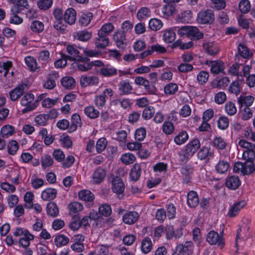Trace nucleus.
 Returning a JSON list of instances; mask_svg holds the SVG:
<instances>
[{
    "mask_svg": "<svg viewBox=\"0 0 255 255\" xmlns=\"http://www.w3.org/2000/svg\"><path fill=\"white\" fill-rule=\"evenodd\" d=\"M176 250L181 253L182 255H191L193 250V243L191 241L186 242L184 245H178L176 247Z\"/></svg>",
    "mask_w": 255,
    "mask_h": 255,
    "instance_id": "15",
    "label": "nucleus"
},
{
    "mask_svg": "<svg viewBox=\"0 0 255 255\" xmlns=\"http://www.w3.org/2000/svg\"><path fill=\"white\" fill-rule=\"evenodd\" d=\"M188 31L187 37L191 39L199 40L203 37V34L196 27L189 26Z\"/></svg>",
    "mask_w": 255,
    "mask_h": 255,
    "instance_id": "33",
    "label": "nucleus"
},
{
    "mask_svg": "<svg viewBox=\"0 0 255 255\" xmlns=\"http://www.w3.org/2000/svg\"><path fill=\"white\" fill-rule=\"evenodd\" d=\"M57 190L54 188H47L44 190L41 194V198L44 201H49L55 198Z\"/></svg>",
    "mask_w": 255,
    "mask_h": 255,
    "instance_id": "29",
    "label": "nucleus"
},
{
    "mask_svg": "<svg viewBox=\"0 0 255 255\" xmlns=\"http://www.w3.org/2000/svg\"><path fill=\"white\" fill-rule=\"evenodd\" d=\"M113 39L118 48L124 49L126 47L127 40L124 32L117 31L113 35Z\"/></svg>",
    "mask_w": 255,
    "mask_h": 255,
    "instance_id": "11",
    "label": "nucleus"
},
{
    "mask_svg": "<svg viewBox=\"0 0 255 255\" xmlns=\"http://www.w3.org/2000/svg\"><path fill=\"white\" fill-rule=\"evenodd\" d=\"M34 100V96L31 93H27L21 98L20 104L25 107L21 111L22 114L32 111L36 108L37 105Z\"/></svg>",
    "mask_w": 255,
    "mask_h": 255,
    "instance_id": "3",
    "label": "nucleus"
},
{
    "mask_svg": "<svg viewBox=\"0 0 255 255\" xmlns=\"http://www.w3.org/2000/svg\"><path fill=\"white\" fill-rule=\"evenodd\" d=\"M246 203L245 201H242L237 202L230 208L229 211L228 215L230 217L236 216L239 211L245 206Z\"/></svg>",
    "mask_w": 255,
    "mask_h": 255,
    "instance_id": "30",
    "label": "nucleus"
},
{
    "mask_svg": "<svg viewBox=\"0 0 255 255\" xmlns=\"http://www.w3.org/2000/svg\"><path fill=\"white\" fill-rule=\"evenodd\" d=\"M201 146L199 139H194L191 141L186 146L185 150L192 156L196 152Z\"/></svg>",
    "mask_w": 255,
    "mask_h": 255,
    "instance_id": "24",
    "label": "nucleus"
},
{
    "mask_svg": "<svg viewBox=\"0 0 255 255\" xmlns=\"http://www.w3.org/2000/svg\"><path fill=\"white\" fill-rule=\"evenodd\" d=\"M243 79L240 80H238L232 82L230 87L229 90L230 93L235 94L236 96L238 95L241 90V84L242 83Z\"/></svg>",
    "mask_w": 255,
    "mask_h": 255,
    "instance_id": "36",
    "label": "nucleus"
},
{
    "mask_svg": "<svg viewBox=\"0 0 255 255\" xmlns=\"http://www.w3.org/2000/svg\"><path fill=\"white\" fill-rule=\"evenodd\" d=\"M62 85L65 88L68 89H73L75 85V79L71 77H65L61 80Z\"/></svg>",
    "mask_w": 255,
    "mask_h": 255,
    "instance_id": "39",
    "label": "nucleus"
},
{
    "mask_svg": "<svg viewBox=\"0 0 255 255\" xmlns=\"http://www.w3.org/2000/svg\"><path fill=\"white\" fill-rule=\"evenodd\" d=\"M143 166L144 164L142 163H135L133 165L129 172L130 180L136 182L139 179Z\"/></svg>",
    "mask_w": 255,
    "mask_h": 255,
    "instance_id": "10",
    "label": "nucleus"
},
{
    "mask_svg": "<svg viewBox=\"0 0 255 255\" xmlns=\"http://www.w3.org/2000/svg\"><path fill=\"white\" fill-rule=\"evenodd\" d=\"M209 73L205 71H202L197 75V80L199 84L203 85L205 84L209 78Z\"/></svg>",
    "mask_w": 255,
    "mask_h": 255,
    "instance_id": "61",
    "label": "nucleus"
},
{
    "mask_svg": "<svg viewBox=\"0 0 255 255\" xmlns=\"http://www.w3.org/2000/svg\"><path fill=\"white\" fill-rule=\"evenodd\" d=\"M203 47L206 52L210 55H216L219 52L218 46L212 42H204Z\"/></svg>",
    "mask_w": 255,
    "mask_h": 255,
    "instance_id": "18",
    "label": "nucleus"
},
{
    "mask_svg": "<svg viewBox=\"0 0 255 255\" xmlns=\"http://www.w3.org/2000/svg\"><path fill=\"white\" fill-rule=\"evenodd\" d=\"M152 244L149 238H145L141 243V249L144 254L148 253L152 249Z\"/></svg>",
    "mask_w": 255,
    "mask_h": 255,
    "instance_id": "43",
    "label": "nucleus"
},
{
    "mask_svg": "<svg viewBox=\"0 0 255 255\" xmlns=\"http://www.w3.org/2000/svg\"><path fill=\"white\" fill-rule=\"evenodd\" d=\"M99 82V78L97 76H83L81 78L80 83L82 87H86L89 85L97 86Z\"/></svg>",
    "mask_w": 255,
    "mask_h": 255,
    "instance_id": "16",
    "label": "nucleus"
},
{
    "mask_svg": "<svg viewBox=\"0 0 255 255\" xmlns=\"http://www.w3.org/2000/svg\"><path fill=\"white\" fill-rule=\"evenodd\" d=\"M29 6L28 2L27 0H17L16 5H13L11 7V12L12 13H18L21 10L20 7L28 9Z\"/></svg>",
    "mask_w": 255,
    "mask_h": 255,
    "instance_id": "32",
    "label": "nucleus"
},
{
    "mask_svg": "<svg viewBox=\"0 0 255 255\" xmlns=\"http://www.w3.org/2000/svg\"><path fill=\"white\" fill-rule=\"evenodd\" d=\"M198 158L204 160L207 157H212V153L209 152V149L206 146H203L197 154Z\"/></svg>",
    "mask_w": 255,
    "mask_h": 255,
    "instance_id": "53",
    "label": "nucleus"
},
{
    "mask_svg": "<svg viewBox=\"0 0 255 255\" xmlns=\"http://www.w3.org/2000/svg\"><path fill=\"white\" fill-rule=\"evenodd\" d=\"M60 141L62 146L67 148L71 147L72 145V141L70 137L65 134L60 136Z\"/></svg>",
    "mask_w": 255,
    "mask_h": 255,
    "instance_id": "64",
    "label": "nucleus"
},
{
    "mask_svg": "<svg viewBox=\"0 0 255 255\" xmlns=\"http://www.w3.org/2000/svg\"><path fill=\"white\" fill-rule=\"evenodd\" d=\"M230 168V163L228 161L220 159L215 166V169L217 173L224 174L227 172Z\"/></svg>",
    "mask_w": 255,
    "mask_h": 255,
    "instance_id": "27",
    "label": "nucleus"
},
{
    "mask_svg": "<svg viewBox=\"0 0 255 255\" xmlns=\"http://www.w3.org/2000/svg\"><path fill=\"white\" fill-rule=\"evenodd\" d=\"M241 185V181L238 176H231L229 177L226 182V186L231 189L236 190Z\"/></svg>",
    "mask_w": 255,
    "mask_h": 255,
    "instance_id": "21",
    "label": "nucleus"
},
{
    "mask_svg": "<svg viewBox=\"0 0 255 255\" xmlns=\"http://www.w3.org/2000/svg\"><path fill=\"white\" fill-rule=\"evenodd\" d=\"M155 113L154 108L152 106L145 107L142 112V117L147 120L151 119Z\"/></svg>",
    "mask_w": 255,
    "mask_h": 255,
    "instance_id": "60",
    "label": "nucleus"
},
{
    "mask_svg": "<svg viewBox=\"0 0 255 255\" xmlns=\"http://www.w3.org/2000/svg\"><path fill=\"white\" fill-rule=\"evenodd\" d=\"M178 87L175 83H170L165 85L164 88L165 94L167 95H171L177 92Z\"/></svg>",
    "mask_w": 255,
    "mask_h": 255,
    "instance_id": "47",
    "label": "nucleus"
},
{
    "mask_svg": "<svg viewBox=\"0 0 255 255\" xmlns=\"http://www.w3.org/2000/svg\"><path fill=\"white\" fill-rule=\"evenodd\" d=\"M100 75L104 77H111L115 75L117 73L116 69L113 67H103L101 68L98 71Z\"/></svg>",
    "mask_w": 255,
    "mask_h": 255,
    "instance_id": "38",
    "label": "nucleus"
},
{
    "mask_svg": "<svg viewBox=\"0 0 255 255\" xmlns=\"http://www.w3.org/2000/svg\"><path fill=\"white\" fill-rule=\"evenodd\" d=\"M188 138V135L185 131H182L174 137V141L178 145L185 143Z\"/></svg>",
    "mask_w": 255,
    "mask_h": 255,
    "instance_id": "50",
    "label": "nucleus"
},
{
    "mask_svg": "<svg viewBox=\"0 0 255 255\" xmlns=\"http://www.w3.org/2000/svg\"><path fill=\"white\" fill-rule=\"evenodd\" d=\"M139 218V214L137 212H128L123 217V222L128 225H131L135 223Z\"/></svg>",
    "mask_w": 255,
    "mask_h": 255,
    "instance_id": "19",
    "label": "nucleus"
},
{
    "mask_svg": "<svg viewBox=\"0 0 255 255\" xmlns=\"http://www.w3.org/2000/svg\"><path fill=\"white\" fill-rule=\"evenodd\" d=\"M239 7L242 13H246L251 8L250 1L248 0H242L239 3Z\"/></svg>",
    "mask_w": 255,
    "mask_h": 255,
    "instance_id": "62",
    "label": "nucleus"
},
{
    "mask_svg": "<svg viewBox=\"0 0 255 255\" xmlns=\"http://www.w3.org/2000/svg\"><path fill=\"white\" fill-rule=\"evenodd\" d=\"M113 95V91L111 88L106 89L101 95L97 96L95 98V104L98 107H103L106 103V98Z\"/></svg>",
    "mask_w": 255,
    "mask_h": 255,
    "instance_id": "6",
    "label": "nucleus"
},
{
    "mask_svg": "<svg viewBox=\"0 0 255 255\" xmlns=\"http://www.w3.org/2000/svg\"><path fill=\"white\" fill-rule=\"evenodd\" d=\"M28 89V84L25 83L19 84L9 92L10 99L15 101L20 98Z\"/></svg>",
    "mask_w": 255,
    "mask_h": 255,
    "instance_id": "4",
    "label": "nucleus"
},
{
    "mask_svg": "<svg viewBox=\"0 0 255 255\" xmlns=\"http://www.w3.org/2000/svg\"><path fill=\"white\" fill-rule=\"evenodd\" d=\"M233 171L235 173H241L243 175H248L255 172V167L253 160H246L244 163L238 162L235 163Z\"/></svg>",
    "mask_w": 255,
    "mask_h": 255,
    "instance_id": "1",
    "label": "nucleus"
},
{
    "mask_svg": "<svg viewBox=\"0 0 255 255\" xmlns=\"http://www.w3.org/2000/svg\"><path fill=\"white\" fill-rule=\"evenodd\" d=\"M14 133V128L12 126L6 125L2 127L0 130V135L4 138H7Z\"/></svg>",
    "mask_w": 255,
    "mask_h": 255,
    "instance_id": "51",
    "label": "nucleus"
},
{
    "mask_svg": "<svg viewBox=\"0 0 255 255\" xmlns=\"http://www.w3.org/2000/svg\"><path fill=\"white\" fill-rule=\"evenodd\" d=\"M240 115L243 120H248L253 115V112L250 107L240 108Z\"/></svg>",
    "mask_w": 255,
    "mask_h": 255,
    "instance_id": "44",
    "label": "nucleus"
},
{
    "mask_svg": "<svg viewBox=\"0 0 255 255\" xmlns=\"http://www.w3.org/2000/svg\"><path fill=\"white\" fill-rule=\"evenodd\" d=\"M238 50L239 54L244 58L247 59L252 56V52L244 44H240Z\"/></svg>",
    "mask_w": 255,
    "mask_h": 255,
    "instance_id": "41",
    "label": "nucleus"
},
{
    "mask_svg": "<svg viewBox=\"0 0 255 255\" xmlns=\"http://www.w3.org/2000/svg\"><path fill=\"white\" fill-rule=\"evenodd\" d=\"M239 145L246 150L244 151L243 156L246 160H253L255 159V145L245 139H241L238 142Z\"/></svg>",
    "mask_w": 255,
    "mask_h": 255,
    "instance_id": "2",
    "label": "nucleus"
},
{
    "mask_svg": "<svg viewBox=\"0 0 255 255\" xmlns=\"http://www.w3.org/2000/svg\"><path fill=\"white\" fill-rule=\"evenodd\" d=\"M207 241L211 245L218 244V245L221 247L223 246V243L221 237L219 236V234L214 231H211L207 235L206 238Z\"/></svg>",
    "mask_w": 255,
    "mask_h": 255,
    "instance_id": "13",
    "label": "nucleus"
},
{
    "mask_svg": "<svg viewBox=\"0 0 255 255\" xmlns=\"http://www.w3.org/2000/svg\"><path fill=\"white\" fill-rule=\"evenodd\" d=\"M93 16V13L91 12L84 13L79 19V22L82 25L87 26L90 22Z\"/></svg>",
    "mask_w": 255,
    "mask_h": 255,
    "instance_id": "52",
    "label": "nucleus"
},
{
    "mask_svg": "<svg viewBox=\"0 0 255 255\" xmlns=\"http://www.w3.org/2000/svg\"><path fill=\"white\" fill-rule=\"evenodd\" d=\"M134 82L137 85L143 86L146 91L149 94H155L157 91L155 86L150 84L147 80L142 77L139 76L135 78Z\"/></svg>",
    "mask_w": 255,
    "mask_h": 255,
    "instance_id": "7",
    "label": "nucleus"
},
{
    "mask_svg": "<svg viewBox=\"0 0 255 255\" xmlns=\"http://www.w3.org/2000/svg\"><path fill=\"white\" fill-rule=\"evenodd\" d=\"M125 188V184L120 177L116 176L113 178L112 181V189L114 193L121 194L124 192Z\"/></svg>",
    "mask_w": 255,
    "mask_h": 255,
    "instance_id": "9",
    "label": "nucleus"
},
{
    "mask_svg": "<svg viewBox=\"0 0 255 255\" xmlns=\"http://www.w3.org/2000/svg\"><path fill=\"white\" fill-rule=\"evenodd\" d=\"M163 26L162 21L157 18L151 19L148 23L149 28L153 31L159 30Z\"/></svg>",
    "mask_w": 255,
    "mask_h": 255,
    "instance_id": "45",
    "label": "nucleus"
},
{
    "mask_svg": "<svg viewBox=\"0 0 255 255\" xmlns=\"http://www.w3.org/2000/svg\"><path fill=\"white\" fill-rule=\"evenodd\" d=\"M176 11L174 4L167 3L161 9V15L164 17H168L173 14Z\"/></svg>",
    "mask_w": 255,
    "mask_h": 255,
    "instance_id": "28",
    "label": "nucleus"
},
{
    "mask_svg": "<svg viewBox=\"0 0 255 255\" xmlns=\"http://www.w3.org/2000/svg\"><path fill=\"white\" fill-rule=\"evenodd\" d=\"M99 212L101 216L108 217L112 213V208L109 204H104L100 206L99 207Z\"/></svg>",
    "mask_w": 255,
    "mask_h": 255,
    "instance_id": "56",
    "label": "nucleus"
},
{
    "mask_svg": "<svg viewBox=\"0 0 255 255\" xmlns=\"http://www.w3.org/2000/svg\"><path fill=\"white\" fill-rule=\"evenodd\" d=\"M52 0H38L37 1V6L41 10H47L50 8L52 5Z\"/></svg>",
    "mask_w": 255,
    "mask_h": 255,
    "instance_id": "57",
    "label": "nucleus"
},
{
    "mask_svg": "<svg viewBox=\"0 0 255 255\" xmlns=\"http://www.w3.org/2000/svg\"><path fill=\"white\" fill-rule=\"evenodd\" d=\"M34 237L29 232H26L24 237L21 238L19 240V243L20 245L24 248H28L30 245V241L34 239Z\"/></svg>",
    "mask_w": 255,
    "mask_h": 255,
    "instance_id": "37",
    "label": "nucleus"
},
{
    "mask_svg": "<svg viewBox=\"0 0 255 255\" xmlns=\"http://www.w3.org/2000/svg\"><path fill=\"white\" fill-rule=\"evenodd\" d=\"M82 121L80 115L78 114H74L71 117V125L70 127L69 132L75 131L78 127H81Z\"/></svg>",
    "mask_w": 255,
    "mask_h": 255,
    "instance_id": "31",
    "label": "nucleus"
},
{
    "mask_svg": "<svg viewBox=\"0 0 255 255\" xmlns=\"http://www.w3.org/2000/svg\"><path fill=\"white\" fill-rule=\"evenodd\" d=\"M53 76L55 79H57L59 77L58 73L57 72H54L52 75H49V76L47 78L46 80L44 82L43 84L44 88L48 90H52L55 87L56 82L55 81V79L53 78Z\"/></svg>",
    "mask_w": 255,
    "mask_h": 255,
    "instance_id": "25",
    "label": "nucleus"
},
{
    "mask_svg": "<svg viewBox=\"0 0 255 255\" xmlns=\"http://www.w3.org/2000/svg\"><path fill=\"white\" fill-rule=\"evenodd\" d=\"M215 19V15L212 10L207 9L198 13L197 21L201 24H211Z\"/></svg>",
    "mask_w": 255,
    "mask_h": 255,
    "instance_id": "5",
    "label": "nucleus"
},
{
    "mask_svg": "<svg viewBox=\"0 0 255 255\" xmlns=\"http://www.w3.org/2000/svg\"><path fill=\"white\" fill-rule=\"evenodd\" d=\"M69 242V239L64 235H59L55 239V243L57 247L64 246Z\"/></svg>",
    "mask_w": 255,
    "mask_h": 255,
    "instance_id": "48",
    "label": "nucleus"
},
{
    "mask_svg": "<svg viewBox=\"0 0 255 255\" xmlns=\"http://www.w3.org/2000/svg\"><path fill=\"white\" fill-rule=\"evenodd\" d=\"M255 101V97L250 95H241L238 98V103L240 108L250 107Z\"/></svg>",
    "mask_w": 255,
    "mask_h": 255,
    "instance_id": "14",
    "label": "nucleus"
},
{
    "mask_svg": "<svg viewBox=\"0 0 255 255\" xmlns=\"http://www.w3.org/2000/svg\"><path fill=\"white\" fill-rule=\"evenodd\" d=\"M114 27L112 23H106L98 31V35L102 36V37L108 36L109 34L113 31Z\"/></svg>",
    "mask_w": 255,
    "mask_h": 255,
    "instance_id": "35",
    "label": "nucleus"
},
{
    "mask_svg": "<svg viewBox=\"0 0 255 255\" xmlns=\"http://www.w3.org/2000/svg\"><path fill=\"white\" fill-rule=\"evenodd\" d=\"M67 51L71 55V56H68V59L71 61H87L90 60L89 58L88 57H83V56L80 54V52L72 45H68L67 47Z\"/></svg>",
    "mask_w": 255,
    "mask_h": 255,
    "instance_id": "8",
    "label": "nucleus"
},
{
    "mask_svg": "<svg viewBox=\"0 0 255 255\" xmlns=\"http://www.w3.org/2000/svg\"><path fill=\"white\" fill-rule=\"evenodd\" d=\"M106 175V171L102 168H98L94 172L93 179L95 183L99 184L103 181Z\"/></svg>",
    "mask_w": 255,
    "mask_h": 255,
    "instance_id": "26",
    "label": "nucleus"
},
{
    "mask_svg": "<svg viewBox=\"0 0 255 255\" xmlns=\"http://www.w3.org/2000/svg\"><path fill=\"white\" fill-rule=\"evenodd\" d=\"M79 198L80 200L88 202L91 205L95 199L94 195L88 190H83L79 192Z\"/></svg>",
    "mask_w": 255,
    "mask_h": 255,
    "instance_id": "23",
    "label": "nucleus"
},
{
    "mask_svg": "<svg viewBox=\"0 0 255 255\" xmlns=\"http://www.w3.org/2000/svg\"><path fill=\"white\" fill-rule=\"evenodd\" d=\"M187 205L190 208L196 207L199 203V199L196 192L190 191L187 194Z\"/></svg>",
    "mask_w": 255,
    "mask_h": 255,
    "instance_id": "17",
    "label": "nucleus"
},
{
    "mask_svg": "<svg viewBox=\"0 0 255 255\" xmlns=\"http://www.w3.org/2000/svg\"><path fill=\"white\" fill-rule=\"evenodd\" d=\"M47 214L51 217H56L59 214V209L54 202H50L47 205Z\"/></svg>",
    "mask_w": 255,
    "mask_h": 255,
    "instance_id": "40",
    "label": "nucleus"
},
{
    "mask_svg": "<svg viewBox=\"0 0 255 255\" xmlns=\"http://www.w3.org/2000/svg\"><path fill=\"white\" fill-rule=\"evenodd\" d=\"M76 63L78 69L81 71H86L92 68V64L87 61H78Z\"/></svg>",
    "mask_w": 255,
    "mask_h": 255,
    "instance_id": "59",
    "label": "nucleus"
},
{
    "mask_svg": "<svg viewBox=\"0 0 255 255\" xmlns=\"http://www.w3.org/2000/svg\"><path fill=\"white\" fill-rule=\"evenodd\" d=\"M68 209L70 214L77 213L83 209V205L78 202H74L70 203Z\"/></svg>",
    "mask_w": 255,
    "mask_h": 255,
    "instance_id": "46",
    "label": "nucleus"
},
{
    "mask_svg": "<svg viewBox=\"0 0 255 255\" xmlns=\"http://www.w3.org/2000/svg\"><path fill=\"white\" fill-rule=\"evenodd\" d=\"M205 64L209 66L211 64V71L213 74H218L224 71V63L221 61H206Z\"/></svg>",
    "mask_w": 255,
    "mask_h": 255,
    "instance_id": "12",
    "label": "nucleus"
},
{
    "mask_svg": "<svg viewBox=\"0 0 255 255\" xmlns=\"http://www.w3.org/2000/svg\"><path fill=\"white\" fill-rule=\"evenodd\" d=\"M43 23L38 20H35L32 22L30 25V29L35 33H40L44 30Z\"/></svg>",
    "mask_w": 255,
    "mask_h": 255,
    "instance_id": "49",
    "label": "nucleus"
},
{
    "mask_svg": "<svg viewBox=\"0 0 255 255\" xmlns=\"http://www.w3.org/2000/svg\"><path fill=\"white\" fill-rule=\"evenodd\" d=\"M109 43V39L107 36H103L98 35L95 41V44L97 47L98 48L104 49L106 48Z\"/></svg>",
    "mask_w": 255,
    "mask_h": 255,
    "instance_id": "42",
    "label": "nucleus"
},
{
    "mask_svg": "<svg viewBox=\"0 0 255 255\" xmlns=\"http://www.w3.org/2000/svg\"><path fill=\"white\" fill-rule=\"evenodd\" d=\"M119 90L122 95H128L131 93L132 87L128 80H123L118 85Z\"/></svg>",
    "mask_w": 255,
    "mask_h": 255,
    "instance_id": "22",
    "label": "nucleus"
},
{
    "mask_svg": "<svg viewBox=\"0 0 255 255\" xmlns=\"http://www.w3.org/2000/svg\"><path fill=\"white\" fill-rule=\"evenodd\" d=\"M18 149V144L16 141L11 140L7 145V151L9 154L14 155Z\"/></svg>",
    "mask_w": 255,
    "mask_h": 255,
    "instance_id": "63",
    "label": "nucleus"
},
{
    "mask_svg": "<svg viewBox=\"0 0 255 255\" xmlns=\"http://www.w3.org/2000/svg\"><path fill=\"white\" fill-rule=\"evenodd\" d=\"M213 145L219 149H223L226 148L227 146L226 142L221 137H216L214 138L213 141Z\"/></svg>",
    "mask_w": 255,
    "mask_h": 255,
    "instance_id": "58",
    "label": "nucleus"
},
{
    "mask_svg": "<svg viewBox=\"0 0 255 255\" xmlns=\"http://www.w3.org/2000/svg\"><path fill=\"white\" fill-rule=\"evenodd\" d=\"M150 10L149 8L144 7L141 8L137 12V17L140 20L150 16Z\"/></svg>",
    "mask_w": 255,
    "mask_h": 255,
    "instance_id": "55",
    "label": "nucleus"
},
{
    "mask_svg": "<svg viewBox=\"0 0 255 255\" xmlns=\"http://www.w3.org/2000/svg\"><path fill=\"white\" fill-rule=\"evenodd\" d=\"M84 113L91 119L97 118L100 115L99 111L92 106L86 107L84 109Z\"/></svg>",
    "mask_w": 255,
    "mask_h": 255,
    "instance_id": "34",
    "label": "nucleus"
},
{
    "mask_svg": "<svg viewBox=\"0 0 255 255\" xmlns=\"http://www.w3.org/2000/svg\"><path fill=\"white\" fill-rule=\"evenodd\" d=\"M63 19L66 23L70 25L74 24L76 19V11L72 8L67 9L65 12Z\"/></svg>",
    "mask_w": 255,
    "mask_h": 255,
    "instance_id": "20",
    "label": "nucleus"
},
{
    "mask_svg": "<svg viewBox=\"0 0 255 255\" xmlns=\"http://www.w3.org/2000/svg\"><path fill=\"white\" fill-rule=\"evenodd\" d=\"M135 157L130 153H127L122 155L121 160L125 164H130L135 160Z\"/></svg>",
    "mask_w": 255,
    "mask_h": 255,
    "instance_id": "54",
    "label": "nucleus"
}]
</instances>
